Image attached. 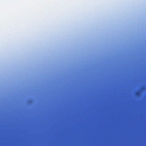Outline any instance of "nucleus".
<instances>
[{
  "mask_svg": "<svg viewBox=\"0 0 146 146\" xmlns=\"http://www.w3.org/2000/svg\"><path fill=\"white\" fill-rule=\"evenodd\" d=\"M139 94V92H137V94Z\"/></svg>",
  "mask_w": 146,
  "mask_h": 146,
  "instance_id": "nucleus-1",
  "label": "nucleus"
}]
</instances>
